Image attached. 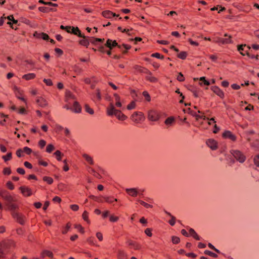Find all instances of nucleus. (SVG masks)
<instances>
[{"instance_id": "obj_28", "label": "nucleus", "mask_w": 259, "mask_h": 259, "mask_svg": "<svg viewBox=\"0 0 259 259\" xmlns=\"http://www.w3.org/2000/svg\"><path fill=\"white\" fill-rule=\"evenodd\" d=\"M36 102L38 104L42 107H46L48 105L47 101L42 98H38L36 100Z\"/></svg>"}, {"instance_id": "obj_25", "label": "nucleus", "mask_w": 259, "mask_h": 259, "mask_svg": "<svg viewBox=\"0 0 259 259\" xmlns=\"http://www.w3.org/2000/svg\"><path fill=\"white\" fill-rule=\"evenodd\" d=\"M40 256L42 258H44L46 256H48L50 258H52L53 257V253L51 251L45 250L41 253Z\"/></svg>"}, {"instance_id": "obj_7", "label": "nucleus", "mask_w": 259, "mask_h": 259, "mask_svg": "<svg viewBox=\"0 0 259 259\" xmlns=\"http://www.w3.org/2000/svg\"><path fill=\"white\" fill-rule=\"evenodd\" d=\"M160 117L159 112L155 110H151L148 112V118L152 121H157Z\"/></svg>"}, {"instance_id": "obj_17", "label": "nucleus", "mask_w": 259, "mask_h": 259, "mask_svg": "<svg viewBox=\"0 0 259 259\" xmlns=\"http://www.w3.org/2000/svg\"><path fill=\"white\" fill-rule=\"evenodd\" d=\"M101 98L100 90L99 89H97L95 92L92 94V99L94 101H100L101 100Z\"/></svg>"}, {"instance_id": "obj_35", "label": "nucleus", "mask_w": 259, "mask_h": 259, "mask_svg": "<svg viewBox=\"0 0 259 259\" xmlns=\"http://www.w3.org/2000/svg\"><path fill=\"white\" fill-rule=\"evenodd\" d=\"M174 121H175L174 117L170 116L165 119L164 123L166 125H170L174 122Z\"/></svg>"}, {"instance_id": "obj_36", "label": "nucleus", "mask_w": 259, "mask_h": 259, "mask_svg": "<svg viewBox=\"0 0 259 259\" xmlns=\"http://www.w3.org/2000/svg\"><path fill=\"white\" fill-rule=\"evenodd\" d=\"M82 219L84 221H85L88 224H90V221L89 219V213L86 211H84L82 214Z\"/></svg>"}, {"instance_id": "obj_23", "label": "nucleus", "mask_w": 259, "mask_h": 259, "mask_svg": "<svg viewBox=\"0 0 259 259\" xmlns=\"http://www.w3.org/2000/svg\"><path fill=\"white\" fill-rule=\"evenodd\" d=\"M102 198L104 199V200L101 199L99 201L100 202H103V201H105L108 203H112L114 201H117V199L114 198L113 197L111 196L102 197Z\"/></svg>"}, {"instance_id": "obj_54", "label": "nucleus", "mask_w": 259, "mask_h": 259, "mask_svg": "<svg viewBox=\"0 0 259 259\" xmlns=\"http://www.w3.org/2000/svg\"><path fill=\"white\" fill-rule=\"evenodd\" d=\"M254 163L256 166L259 167V154L256 155L254 156Z\"/></svg>"}, {"instance_id": "obj_30", "label": "nucleus", "mask_w": 259, "mask_h": 259, "mask_svg": "<svg viewBox=\"0 0 259 259\" xmlns=\"http://www.w3.org/2000/svg\"><path fill=\"white\" fill-rule=\"evenodd\" d=\"M74 35H76L78 36V37L81 36V35L82 34L81 32V31L79 30V29L77 27H74L72 26V29L71 30V33Z\"/></svg>"}, {"instance_id": "obj_22", "label": "nucleus", "mask_w": 259, "mask_h": 259, "mask_svg": "<svg viewBox=\"0 0 259 259\" xmlns=\"http://www.w3.org/2000/svg\"><path fill=\"white\" fill-rule=\"evenodd\" d=\"M38 10L40 12L46 13H48L50 12H56L57 11L56 9L49 8L47 7H39L38 8Z\"/></svg>"}, {"instance_id": "obj_55", "label": "nucleus", "mask_w": 259, "mask_h": 259, "mask_svg": "<svg viewBox=\"0 0 259 259\" xmlns=\"http://www.w3.org/2000/svg\"><path fill=\"white\" fill-rule=\"evenodd\" d=\"M94 241H95V238L93 237H90L87 239V242L90 245H95V243Z\"/></svg>"}, {"instance_id": "obj_40", "label": "nucleus", "mask_w": 259, "mask_h": 259, "mask_svg": "<svg viewBox=\"0 0 259 259\" xmlns=\"http://www.w3.org/2000/svg\"><path fill=\"white\" fill-rule=\"evenodd\" d=\"M43 180L45 182H46L49 185L52 184L54 182L53 179L51 177H47V176L44 177Z\"/></svg>"}, {"instance_id": "obj_42", "label": "nucleus", "mask_w": 259, "mask_h": 259, "mask_svg": "<svg viewBox=\"0 0 259 259\" xmlns=\"http://www.w3.org/2000/svg\"><path fill=\"white\" fill-rule=\"evenodd\" d=\"M138 202L142 205H143V206H144L146 208H152V205L149 204L144 202V201H142V200H139Z\"/></svg>"}, {"instance_id": "obj_61", "label": "nucleus", "mask_w": 259, "mask_h": 259, "mask_svg": "<svg viewBox=\"0 0 259 259\" xmlns=\"http://www.w3.org/2000/svg\"><path fill=\"white\" fill-rule=\"evenodd\" d=\"M6 185H7V187L11 190H12L14 189V186L13 183L10 181H8Z\"/></svg>"}, {"instance_id": "obj_63", "label": "nucleus", "mask_w": 259, "mask_h": 259, "mask_svg": "<svg viewBox=\"0 0 259 259\" xmlns=\"http://www.w3.org/2000/svg\"><path fill=\"white\" fill-rule=\"evenodd\" d=\"M119 218L118 217L111 215L109 218V220L111 222H116L118 220Z\"/></svg>"}, {"instance_id": "obj_29", "label": "nucleus", "mask_w": 259, "mask_h": 259, "mask_svg": "<svg viewBox=\"0 0 259 259\" xmlns=\"http://www.w3.org/2000/svg\"><path fill=\"white\" fill-rule=\"evenodd\" d=\"M189 234L190 236L193 237L195 239L197 240H200V237L198 235V234L196 233V232L195 231V230L193 229H190L189 230Z\"/></svg>"}, {"instance_id": "obj_2", "label": "nucleus", "mask_w": 259, "mask_h": 259, "mask_svg": "<svg viewBox=\"0 0 259 259\" xmlns=\"http://www.w3.org/2000/svg\"><path fill=\"white\" fill-rule=\"evenodd\" d=\"M15 242L13 240H6L0 243V259L5 257L10 249L14 247Z\"/></svg>"}, {"instance_id": "obj_45", "label": "nucleus", "mask_w": 259, "mask_h": 259, "mask_svg": "<svg viewBox=\"0 0 259 259\" xmlns=\"http://www.w3.org/2000/svg\"><path fill=\"white\" fill-rule=\"evenodd\" d=\"M204 254L215 258L218 257V255L216 253H213L208 250H205Z\"/></svg>"}, {"instance_id": "obj_4", "label": "nucleus", "mask_w": 259, "mask_h": 259, "mask_svg": "<svg viewBox=\"0 0 259 259\" xmlns=\"http://www.w3.org/2000/svg\"><path fill=\"white\" fill-rule=\"evenodd\" d=\"M18 208H17V209ZM16 209L11 210L12 211L11 214L13 218L16 220V221L21 225H24L25 223L26 218L22 213L18 212L16 211Z\"/></svg>"}, {"instance_id": "obj_46", "label": "nucleus", "mask_w": 259, "mask_h": 259, "mask_svg": "<svg viewBox=\"0 0 259 259\" xmlns=\"http://www.w3.org/2000/svg\"><path fill=\"white\" fill-rule=\"evenodd\" d=\"M55 149L54 145L52 144H49L46 148V152L48 153H51Z\"/></svg>"}, {"instance_id": "obj_49", "label": "nucleus", "mask_w": 259, "mask_h": 259, "mask_svg": "<svg viewBox=\"0 0 259 259\" xmlns=\"http://www.w3.org/2000/svg\"><path fill=\"white\" fill-rule=\"evenodd\" d=\"M151 57H155L158 59H163L164 58V56L161 55L159 53H153L151 55Z\"/></svg>"}, {"instance_id": "obj_3", "label": "nucleus", "mask_w": 259, "mask_h": 259, "mask_svg": "<svg viewBox=\"0 0 259 259\" xmlns=\"http://www.w3.org/2000/svg\"><path fill=\"white\" fill-rule=\"evenodd\" d=\"M107 110L108 115L111 116L114 115L120 120L124 121L127 118V117L120 110L116 109L112 103L110 104Z\"/></svg>"}, {"instance_id": "obj_57", "label": "nucleus", "mask_w": 259, "mask_h": 259, "mask_svg": "<svg viewBox=\"0 0 259 259\" xmlns=\"http://www.w3.org/2000/svg\"><path fill=\"white\" fill-rule=\"evenodd\" d=\"M143 95L145 97V99L147 101H150V96L147 91H144L143 92Z\"/></svg>"}, {"instance_id": "obj_33", "label": "nucleus", "mask_w": 259, "mask_h": 259, "mask_svg": "<svg viewBox=\"0 0 259 259\" xmlns=\"http://www.w3.org/2000/svg\"><path fill=\"white\" fill-rule=\"evenodd\" d=\"M146 79L151 82H156L158 81L157 78L154 76H152V74H148V75L146 77Z\"/></svg>"}, {"instance_id": "obj_48", "label": "nucleus", "mask_w": 259, "mask_h": 259, "mask_svg": "<svg viewBox=\"0 0 259 259\" xmlns=\"http://www.w3.org/2000/svg\"><path fill=\"white\" fill-rule=\"evenodd\" d=\"M74 228L77 229L80 233H84V228L80 224H75Z\"/></svg>"}, {"instance_id": "obj_47", "label": "nucleus", "mask_w": 259, "mask_h": 259, "mask_svg": "<svg viewBox=\"0 0 259 259\" xmlns=\"http://www.w3.org/2000/svg\"><path fill=\"white\" fill-rule=\"evenodd\" d=\"M11 169L10 167H5L4 168L3 173L4 175H10L11 174Z\"/></svg>"}, {"instance_id": "obj_27", "label": "nucleus", "mask_w": 259, "mask_h": 259, "mask_svg": "<svg viewBox=\"0 0 259 259\" xmlns=\"http://www.w3.org/2000/svg\"><path fill=\"white\" fill-rule=\"evenodd\" d=\"M82 157L90 165H93L94 162L93 158L87 154H83Z\"/></svg>"}, {"instance_id": "obj_56", "label": "nucleus", "mask_w": 259, "mask_h": 259, "mask_svg": "<svg viewBox=\"0 0 259 259\" xmlns=\"http://www.w3.org/2000/svg\"><path fill=\"white\" fill-rule=\"evenodd\" d=\"M122 46L125 49V50L123 51V52H122L123 54H125L127 53V50H128L131 48V46L129 45L122 44L121 47Z\"/></svg>"}, {"instance_id": "obj_5", "label": "nucleus", "mask_w": 259, "mask_h": 259, "mask_svg": "<svg viewBox=\"0 0 259 259\" xmlns=\"http://www.w3.org/2000/svg\"><path fill=\"white\" fill-rule=\"evenodd\" d=\"M224 36L226 37V38L215 37L213 40V42L221 45H226L232 43V37L230 35H228L226 33L224 34Z\"/></svg>"}, {"instance_id": "obj_12", "label": "nucleus", "mask_w": 259, "mask_h": 259, "mask_svg": "<svg viewBox=\"0 0 259 259\" xmlns=\"http://www.w3.org/2000/svg\"><path fill=\"white\" fill-rule=\"evenodd\" d=\"M223 137L225 139H228L232 141H235L236 140V137L235 135L233 134L232 132L229 131H226L223 134Z\"/></svg>"}, {"instance_id": "obj_64", "label": "nucleus", "mask_w": 259, "mask_h": 259, "mask_svg": "<svg viewBox=\"0 0 259 259\" xmlns=\"http://www.w3.org/2000/svg\"><path fill=\"white\" fill-rule=\"evenodd\" d=\"M23 153L22 149H18L16 152V154L17 156L18 157H21L23 156L22 153Z\"/></svg>"}, {"instance_id": "obj_13", "label": "nucleus", "mask_w": 259, "mask_h": 259, "mask_svg": "<svg viewBox=\"0 0 259 259\" xmlns=\"http://www.w3.org/2000/svg\"><path fill=\"white\" fill-rule=\"evenodd\" d=\"M134 69L136 71H138L140 73H143L149 75H151L152 74L151 72L148 69L138 65H136L134 66Z\"/></svg>"}, {"instance_id": "obj_19", "label": "nucleus", "mask_w": 259, "mask_h": 259, "mask_svg": "<svg viewBox=\"0 0 259 259\" xmlns=\"http://www.w3.org/2000/svg\"><path fill=\"white\" fill-rule=\"evenodd\" d=\"M80 37H82V39L80 40L79 43L80 45L83 46L88 48L90 44V40L89 39V37L85 36L84 34H82L81 36H79Z\"/></svg>"}, {"instance_id": "obj_37", "label": "nucleus", "mask_w": 259, "mask_h": 259, "mask_svg": "<svg viewBox=\"0 0 259 259\" xmlns=\"http://www.w3.org/2000/svg\"><path fill=\"white\" fill-rule=\"evenodd\" d=\"M12 158V152H9L6 155H3L2 156V158L4 159L5 162H7V161L10 160Z\"/></svg>"}, {"instance_id": "obj_21", "label": "nucleus", "mask_w": 259, "mask_h": 259, "mask_svg": "<svg viewBox=\"0 0 259 259\" xmlns=\"http://www.w3.org/2000/svg\"><path fill=\"white\" fill-rule=\"evenodd\" d=\"M71 111L75 113H80L81 111V107L78 102L75 101L73 106L71 107Z\"/></svg>"}, {"instance_id": "obj_52", "label": "nucleus", "mask_w": 259, "mask_h": 259, "mask_svg": "<svg viewBox=\"0 0 259 259\" xmlns=\"http://www.w3.org/2000/svg\"><path fill=\"white\" fill-rule=\"evenodd\" d=\"M38 163L39 165H42L45 167H46L48 165V162L46 161H43L41 158L38 159Z\"/></svg>"}, {"instance_id": "obj_18", "label": "nucleus", "mask_w": 259, "mask_h": 259, "mask_svg": "<svg viewBox=\"0 0 259 259\" xmlns=\"http://www.w3.org/2000/svg\"><path fill=\"white\" fill-rule=\"evenodd\" d=\"M125 192L130 196L132 197H137L139 194L138 188H127L125 189Z\"/></svg>"}, {"instance_id": "obj_53", "label": "nucleus", "mask_w": 259, "mask_h": 259, "mask_svg": "<svg viewBox=\"0 0 259 259\" xmlns=\"http://www.w3.org/2000/svg\"><path fill=\"white\" fill-rule=\"evenodd\" d=\"M177 79L178 81L182 82L185 80V77H184L183 74L181 72H180L177 77Z\"/></svg>"}, {"instance_id": "obj_44", "label": "nucleus", "mask_w": 259, "mask_h": 259, "mask_svg": "<svg viewBox=\"0 0 259 259\" xmlns=\"http://www.w3.org/2000/svg\"><path fill=\"white\" fill-rule=\"evenodd\" d=\"M136 104L135 101L131 102L127 106V109L128 110H132L136 108Z\"/></svg>"}, {"instance_id": "obj_14", "label": "nucleus", "mask_w": 259, "mask_h": 259, "mask_svg": "<svg viewBox=\"0 0 259 259\" xmlns=\"http://www.w3.org/2000/svg\"><path fill=\"white\" fill-rule=\"evenodd\" d=\"M211 90L216 95L219 96L221 98L223 99L224 98V93L223 91L221 90L217 86L211 87Z\"/></svg>"}, {"instance_id": "obj_60", "label": "nucleus", "mask_w": 259, "mask_h": 259, "mask_svg": "<svg viewBox=\"0 0 259 259\" xmlns=\"http://www.w3.org/2000/svg\"><path fill=\"white\" fill-rule=\"evenodd\" d=\"M63 163L64 164V165L63 166V170L65 171H67L68 170H69V166L68 165H67V159H64L63 160Z\"/></svg>"}, {"instance_id": "obj_6", "label": "nucleus", "mask_w": 259, "mask_h": 259, "mask_svg": "<svg viewBox=\"0 0 259 259\" xmlns=\"http://www.w3.org/2000/svg\"><path fill=\"white\" fill-rule=\"evenodd\" d=\"M145 118L142 112H135L131 116V119L136 123L144 121Z\"/></svg>"}, {"instance_id": "obj_58", "label": "nucleus", "mask_w": 259, "mask_h": 259, "mask_svg": "<svg viewBox=\"0 0 259 259\" xmlns=\"http://www.w3.org/2000/svg\"><path fill=\"white\" fill-rule=\"evenodd\" d=\"M46 145V142L44 140H40L38 142V146L42 149Z\"/></svg>"}, {"instance_id": "obj_11", "label": "nucleus", "mask_w": 259, "mask_h": 259, "mask_svg": "<svg viewBox=\"0 0 259 259\" xmlns=\"http://www.w3.org/2000/svg\"><path fill=\"white\" fill-rule=\"evenodd\" d=\"M19 189L23 195L25 197L30 196L32 194L31 189L28 187L21 186Z\"/></svg>"}, {"instance_id": "obj_62", "label": "nucleus", "mask_w": 259, "mask_h": 259, "mask_svg": "<svg viewBox=\"0 0 259 259\" xmlns=\"http://www.w3.org/2000/svg\"><path fill=\"white\" fill-rule=\"evenodd\" d=\"M70 208L74 211H76L79 209V206L77 204H72L70 206Z\"/></svg>"}, {"instance_id": "obj_59", "label": "nucleus", "mask_w": 259, "mask_h": 259, "mask_svg": "<svg viewBox=\"0 0 259 259\" xmlns=\"http://www.w3.org/2000/svg\"><path fill=\"white\" fill-rule=\"evenodd\" d=\"M43 81L47 85L52 86L53 85L52 81L50 79H44Z\"/></svg>"}, {"instance_id": "obj_20", "label": "nucleus", "mask_w": 259, "mask_h": 259, "mask_svg": "<svg viewBox=\"0 0 259 259\" xmlns=\"http://www.w3.org/2000/svg\"><path fill=\"white\" fill-rule=\"evenodd\" d=\"M102 16L106 18H111L113 17H118L119 15H116L112 12L106 10L102 12Z\"/></svg>"}, {"instance_id": "obj_51", "label": "nucleus", "mask_w": 259, "mask_h": 259, "mask_svg": "<svg viewBox=\"0 0 259 259\" xmlns=\"http://www.w3.org/2000/svg\"><path fill=\"white\" fill-rule=\"evenodd\" d=\"M171 240H172V242L175 244H178L180 241V238L178 237L175 236H173L172 237Z\"/></svg>"}, {"instance_id": "obj_9", "label": "nucleus", "mask_w": 259, "mask_h": 259, "mask_svg": "<svg viewBox=\"0 0 259 259\" xmlns=\"http://www.w3.org/2000/svg\"><path fill=\"white\" fill-rule=\"evenodd\" d=\"M105 46L106 47L108 48L110 50H112L113 48L115 47H117L120 49H121V46L118 45L115 40H112L110 39H108L107 40Z\"/></svg>"}, {"instance_id": "obj_38", "label": "nucleus", "mask_w": 259, "mask_h": 259, "mask_svg": "<svg viewBox=\"0 0 259 259\" xmlns=\"http://www.w3.org/2000/svg\"><path fill=\"white\" fill-rule=\"evenodd\" d=\"M187 56V53L186 52H181L177 55V57L181 59L184 60L186 58Z\"/></svg>"}, {"instance_id": "obj_15", "label": "nucleus", "mask_w": 259, "mask_h": 259, "mask_svg": "<svg viewBox=\"0 0 259 259\" xmlns=\"http://www.w3.org/2000/svg\"><path fill=\"white\" fill-rule=\"evenodd\" d=\"M126 244L128 246L135 250H139L141 248V245L137 242L133 240H128L126 242Z\"/></svg>"}, {"instance_id": "obj_24", "label": "nucleus", "mask_w": 259, "mask_h": 259, "mask_svg": "<svg viewBox=\"0 0 259 259\" xmlns=\"http://www.w3.org/2000/svg\"><path fill=\"white\" fill-rule=\"evenodd\" d=\"M36 77V74L33 73H29L28 74H24L22 76V78L25 80H30L33 79Z\"/></svg>"}, {"instance_id": "obj_31", "label": "nucleus", "mask_w": 259, "mask_h": 259, "mask_svg": "<svg viewBox=\"0 0 259 259\" xmlns=\"http://www.w3.org/2000/svg\"><path fill=\"white\" fill-rule=\"evenodd\" d=\"M118 259H126L127 254L123 250H119L117 254Z\"/></svg>"}, {"instance_id": "obj_50", "label": "nucleus", "mask_w": 259, "mask_h": 259, "mask_svg": "<svg viewBox=\"0 0 259 259\" xmlns=\"http://www.w3.org/2000/svg\"><path fill=\"white\" fill-rule=\"evenodd\" d=\"M23 152L26 153L28 155H30L32 152V150L28 147H25L22 149Z\"/></svg>"}, {"instance_id": "obj_34", "label": "nucleus", "mask_w": 259, "mask_h": 259, "mask_svg": "<svg viewBox=\"0 0 259 259\" xmlns=\"http://www.w3.org/2000/svg\"><path fill=\"white\" fill-rule=\"evenodd\" d=\"M199 84L200 85H209L210 84V82L205 79V77H201L200 78V82Z\"/></svg>"}, {"instance_id": "obj_1", "label": "nucleus", "mask_w": 259, "mask_h": 259, "mask_svg": "<svg viewBox=\"0 0 259 259\" xmlns=\"http://www.w3.org/2000/svg\"><path fill=\"white\" fill-rule=\"evenodd\" d=\"M0 196L5 200V204L9 210H13L19 208L18 205L15 203L17 201L16 199L7 190H1Z\"/></svg>"}, {"instance_id": "obj_10", "label": "nucleus", "mask_w": 259, "mask_h": 259, "mask_svg": "<svg viewBox=\"0 0 259 259\" xmlns=\"http://www.w3.org/2000/svg\"><path fill=\"white\" fill-rule=\"evenodd\" d=\"M251 47L246 45H241L238 46V51L240 52V53L243 55H247V53H249V51L250 50Z\"/></svg>"}, {"instance_id": "obj_8", "label": "nucleus", "mask_w": 259, "mask_h": 259, "mask_svg": "<svg viewBox=\"0 0 259 259\" xmlns=\"http://www.w3.org/2000/svg\"><path fill=\"white\" fill-rule=\"evenodd\" d=\"M231 153L234 157L240 162L242 163L245 160L246 157L241 151L239 150H232Z\"/></svg>"}, {"instance_id": "obj_41", "label": "nucleus", "mask_w": 259, "mask_h": 259, "mask_svg": "<svg viewBox=\"0 0 259 259\" xmlns=\"http://www.w3.org/2000/svg\"><path fill=\"white\" fill-rule=\"evenodd\" d=\"M85 110L87 112L89 113L90 114H93L94 113V110L90 108L89 105L85 104L84 106Z\"/></svg>"}, {"instance_id": "obj_43", "label": "nucleus", "mask_w": 259, "mask_h": 259, "mask_svg": "<svg viewBox=\"0 0 259 259\" xmlns=\"http://www.w3.org/2000/svg\"><path fill=\"white\" fill-rule=\"evenodd\" d=\"M189 90L192 92V93H193V96L195 97H196V98L198 97V96H199V91L198 90H197L196 89H195L193 87H191V89H189Z\"/></svg>"}, {"instance_id": "obj_32", "label": "nucleus", "mask_w": 259, "mask_h": 259, "mask_svg": "<svg viewBox=\"0 0 259 259\" xmlns=\"http://www.w3.org/2000/svg\"><path fill=\"white\" fill-rule=\"evenodd\" d=\"M54 155L55 156L57 160L59 161L62 160V157L64 155L63 154H62L59 150H57L54 152Z\"/></svg>"}, {"instance_id": "obj_39", "label": "nucleus", "mask_w": 259, "mask_h": 259, "mask_svg": "<svg viewBox=\"0 0 259 259\" xmlns=\"http://www.w3.org/2000/svg\"><path fill=\"white\" fill-rule=\"evenodd\" d=\"M70 227H71L70 223H68L66 224V226L63 228V229L62 230V234H66L68 232V231L70 229Z\"/></svg>"}, {"instance_id": "obj_16", "label": "nucleus", "mask_w": 259, "mask_h": 259, "mask_svg": "<svg viewBox=\"0 0 259 259\" xmlns=\"http://www.w3.org/2000/svg\"><path fill=\"white\" fill-rule=\"evenodd\" d=\"M206 143L212 150H215L218 148V143L217 141L213 139H208L207 140Z\"/></svg>"}, {"instance_id": "obj_26", "label": "nucleus", "mask_w": 259, "mask_h": 259, "mask_svg": "<svg viewBox=\"0 0 259 259\" xmlns=\"http://www.w3.org/2000/svg\"><path fill=\"white\" fill-rule=\"evenodd\" d=\"M74 95L70 91H66L65 92V101L68 102L70 99H74Z\"/></svg>"}]
</instances>
